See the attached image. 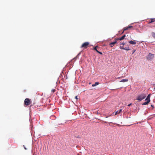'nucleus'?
Returning a JSON list of instances; mask_svg holds the SVG:
<instances>
[{
  "label": "nucleus",
  "instance_id": "nucleus-1",
  "mask_svg": "<svg viewBox=\"0 0 155 155\" xmlns=\"http://www.w3.org/2000/svg\"><path fill=\"white\" fill-rule=\"evenodd\" d=\"M146 97V95L145 94L143 93L139 94L136 100L139 101H141L143 99H144Z\"/></svg>",
  "mask_w": 155,
  "mask_h": 155
},
{
  "label": "nucleus",
  "instance_id": "nucleus-2",
  "mask_svg": "<svg viewBox=\"0 0 155 155\" xmlns=\"http://www.w3.org/2000/svg\"><path fill=\"white\" fill-rule=\"evenodd\" d=\"M154 56V54L149 53L147 56V58L149 60H151L153 58Z\"/></svg>",
  "mask_w": 155,
  "mask_h": 155
},
{
  "label": "nucleus",
  "instance_id": "nucleus-3",
  "mask_svg": "<svg viewBox=\"0 0 155 155\" xmlns=\"http://www.w3.org/2000/svg\"><path fill=\"white\" fill-rule=\"evenodd\" d=\"M24 104L26 105H28L30 104V100L28 98H26L25 99L24 102Z\"/></svg>",
  "mask_w": 155,
  "mask_h": 155
},
{
  "label": "nucleus",
  "instance_id": "nucleus-4",
  "mask_svg": "<svg viewBox=\"0 0 155 155\" xmlns=\"http://www.w3.org/2000/svg\"><path fill=\"white\" fill-rule=\"evenodd\" d=\"M89 44V42H85L81 46V48L86 47Z\"/></svg>",
  "mask_w": 155,
  "mask_h": 155
},
{
  "label": "nucleus",
  "instance_id": "nucleus-5",
  "mask_svg": "<svg viewBox=\"0 0 155 155\" xmlns=\"http://www.w3.org/2000/svg\"><path fill=\"white\" fill-rule=\"evenodd\" d=\"M150 95H151L150 94H149L147 96V97L145 99V101H148L149 102H150Z\"/></svg>",
  "mask_w": 155,
  "mask_h": 155
},
{
  "label": "nucleus",
  "instance_id": "nucleus-6",
  "mask_svg": "<svg viewBox=\"0 0 155 155\" xmlns=\"http://www.w3.org/2000/svg\"><path fill=\"white\" fill-rule=\"evenodd\" d=\"M117 43V41H115L113 42H112L110 44V46L111 47H112L114 46V44Z\"/></svg>",
  "mask_w": 155,
  "mask_h": 155
},
{
  "label": "nucleus",
  "instance_id": "nucleus-7",
  "mask_svg": "<svg viewBox=\"0 0 155 155\" xmlns=\"http://www.w3.org/2000/svg\"><path fill=\"white\" fill-rule=\"evenodd\" d=\"M98 46H96L94 48V49L97 52V53H99V54H102V52L99 51H98V50L97 49V47Z\"/></svg>",
  "mask_w": 155,
  "mask_h": 155
},
{
  "label": "nucleus",
  "instance_id": "nucleus-8",
  "mask_svg": "<svg viewBox=\"0 0 155 155\" xmlns=\"http://www.w3.org/2000/svg\"><path fill=\"white\" fill-rule=\"evenodd\" d=\"M129 43L132 45H136V42L135 41H130L129 42Z\"/></svg>",
  "mask_w": 155,
  "mask_h": 155
},
{
  "label": "nucleus",
  "instance_id": "nucleus-9",
  "mask_svg": "<svg viewBox=\"0 0 155 155\" xmlns=\"http://www.w3.org/2000/svg\"><path fill=\"white\" fill-rule=\"evenodd\" d=\"M122 109H120L119 110H117V111L115 113V115H116L117 114L120 113V112L122 111Z\"/></svg>",
  "mask_w": 155,
  "mask_h": 155
},
{
  "label": "nucleus",
  "instance_id": "nucleus-10",
  "mask_svg": "<svg viewBox=\"0 0 155 155\" xmlns=\"http://www.w3.org/2000/svg\"><path fill=\"white\" fill-rule=\"evenodd\" d=\"M125 37H126L125 35H123L120 38H119V40L121 41V40H123L124 38Z\"/></svg>",
  "mask_w": 155,
  "mask_h": 155
},
{
  "label": "nucleus",
  "instance_id": "nucleus-11",
  "mask_svg": "<svg viewBox=\"0 0 155 155\" xmlns=\"http://www.w3.org/2000/svg\"><path fill=\"white\" fill-rule=\"evenodd\" d=\"M150 102L148 101H146V102H144L142 104V105H147L149 104Z\"/></svg>",
  "mask_w": 155,
  "mask_h": 155
},
{
  "label": "nucleus",
  "instance_id": "nucleus-12",
  "mask_svg": "<svg viewBox=\"0 0 155 155\" xmlns=\"http://www.w3.org/2000/svg\"><path fill=\"white\" fill-rule=\"evenodd\" d=\"M128 81V80L127 79H123L120 81V82H127Z\"/></svg>",
  "mask_w": 155,
  "mask_h": 155
},
{
  "label": "nucleus",
  "instance_id": "nucleus-13",
  "mask_svg": "<svg viewBox=\"0 0 155 155\" xmlns=\"http://www.w3.org/2000/svg\"><path fill=\"white\" fill-rule=\"evenodd\" d=\"M124 50H126V51H129V50H130V49L129 48V47H126L125 48H124Z\"/></svg>",
  "mask_w": 155,
  "mask_h": 155
},
{
  "label": "nucleus",
  "instance_id": "nucleus-14",
  "mask_svg": "<svg viewBox=\"0 0 155 155\" xmlns=\"http://www.w3.org/2000/svg\"><path fill=\"white\" fill-rule=\"evenodd\" d=\"M99 84V83L98 82H96L95 83V84H93L92 85V87H94V86H95L98 84Z\"/></svg>",
  "mask_w": 155,
  "mask_h": 155
},
{
  "label": "nucleus",
  "instance_id": "nucleus-15",
  "mask_svg": "<svg viewBox=\"0 0 155 155\" xmlns=\"http://www.w3.org/2000/svg\"><path fill=\"white\" fill-rule=\"evenodd\" d=\"M151 35L155 39V32H152Z\"/></svg>",
  "mask_w": 155,
  "mask_h": 155
},
{
  "label": "nucleus",
  "instance_id": "nucleus-16",
  "mask_svg": "<svg viewBox=\"0 0 155 155\" xmlns=\"http://www.w3.org/2000/svg\"><path fill=\"white\" fill-rule=\"evenodd\" d=\"M128 29V27H126V28H124V31H123L122 33H123L124 31H126V30H127Z\"/></svg>",
  "mask_w": 155,
  "mask_h": 155
},
{
  "label": "nucleus",
  "instance_id": "nucleus-17",
  "mask_svg": "<svg viewBox=\"0 0 155 155\" xmlns=\"http://www.w3.org/2000/svg\"><path fill=\"white\" fill-rule=\"evenodd\" d=\"M154 18H153L151 19V21L150 22V23H152L153 22L155 21Z\"/></svg>",
  "mask_w": 155,
  "mask_h": 155
},
{
  "label": "nucleus",
  "instance_id": "nucleus-18",
  "mask_svg": "<svg viewBox=\"0 0 155 155\" xmlns=\"http://www.w3.org/2000/svg\"><path fill=\"white\" fill-rule=\"evenodd\" d=\"M126 43H124V42H120V45H125Z\"/></svg>",
  "mask_w": 155,
  "mask_h": 155
},
{
  "label": "nucleus",
  "instance_id": "nucleus-19",
  "mask_svg": "<svg viewBox=\"0 0 155 155\" xmlns=\"http://www.w3.org/2000/svg\"><path fill=\"white\" fill-rule=\"evenodd\" d=\"M120 48L121 49H124V47L123 46H120Z\"/></svg>",
  "mask_w": 155,
  "mask_h": 155
},
{
  "label": "nucleus",
  "instance_id": "nucleus-20",
  "mask_svg": "<svg viewBox=\"0 0 155 155\" xmlns=\"http://www.w3.org/2000/svg\"><path fill=\"white\" fill-rule=\"evenodd\" d=\"M132 27H133V26H131L130 25H129L128 26V29L129 28H132Z\"/></svg>",
  "mask_w": 155,
  "mask_h": 155
},
{
  "label": "nucleus",
  "instance_id": "nucleus-21",
  "mask_svg": "<svg viewBox=\"0 0 155 155\" xmlns=\"http://www.w3.org/2000/svg\"><path fill=\"white\" fill-rule=\"evenodd\" d=\"M119 38H117L115 39V41H117L119 40Z\"/></svg>",
  "mask_w": 155,
  "mask_h": 155
},
{
  "label": "nucleus",
  "instance_id": "nucleus-22",
  "mask_svg": "<svg viewBox=\"0 0 155 155\" xmlns=\"http://www.w3.org/2000/svg\"><path fill=\"white\" fill-rule=\"evenodd\" d=\"M136 51V50H134V49H133L132 51V54H133L135 52V51Z\"/></svg>",
  "mask_w": 155,
  "mask_h": 155
},
{
  "label": "nucleus",
  "instance_id": "nucleus-23",
  "mask_svg": "<svg viewBox=\"0 0 155 155\" xmlns=\"http://www.w3.org/2000/svg\"><path fill=\"white\" fill-rule=\"evenodd\" d=\"M55 91V89H52L51 90V92H52L53 93H54Z\"/></svg>",
  "mask_w": 155,
  "mask_h": 155
},
{
  "label": "nucleus",
  "instance_id": "nucleus-24",
  "mask_svg": "<svg viewBox=\"0 0 155 155\" xmlns=\"http://www.w3.org/2000/svg\"><path fill=\"white\" fill-rule=\"evenodd\" d=\"M81 54V52H79L78 54L77 55V56H76V58H77L78 56L80 55Z\"/></svg>",
  "mask_w": 155,
  "mask_h": 155
},
{
  "label": "nucleus",
  "instance_id": "nucleus-25",
  "mask_svg": "<svg viewBox=\"0 0 155 155\" xmlns=\"http://www.w3.org/2000/svg\"><path fill=\"white\" fill-rule=\"evenodd\" d=\"M114 114V112L112 114H111V115L109 116H112Z\"/></svg>",
  "mask_w": 155,
  "mask_h": 155
},
{
  "label": "nucleus",
  "instance_id": "nucleus-26",
  "mask_svg": "<svg viewBox=\"0 0 155 155\" xmlns=\"http://www.w3.org/2000/svg\"><path fill=\"white\" fill-rule=\"evenodd\" d=\"M75 98L77 100H78V96H76L75 97Z\"/></svg>",
  "mask_w": 155,
  "mask_h": 155
},
{
  "label": "nucleus",
  "instance_id": "nucleus-27",
  "mask_svg": "<svg viewBox=\"0 0 155 155\" xmlns=\"http://www.w3.org/2000/svg\"><path fill=\"white\" fill-rule=\"evenodd\" d=\"M131 104H131V103H130V104H128L127 105V106H130Z\"/></svg>",
  "mask_w": 155,
  "mask_h": 155
},
{
  "label": "nucleus",
  "instance_id": "nucleus-28",
  "mask_svg": "<svg viewBox=\"0 0 155 155\" xmlns=\"http://www.w3.org/2000/svg\"><path fill=\"white\" fill-rule=\"evenodd\" d=\"M23 147H24V149H25V150H27V148H26V147L24 145L23 146Z\"/></svg>",
  "mask_w": 155,
  "mask_h": 155
},
{
  "label": "nucleus",
  "instance_id": "nucleus-29",
  "mask_svg": "<svg viewBox=\"0 0 155 155\" xmlns=\"http://www.w3.org/2000/svg\"><path fill=\"white\" fill-rule=\"evenodd\" d=\"M151 107H152L153 108L154 107V106H153V105H151Z\"/></svg>",
  "mask_w": 155,
  "mask_h": 155
},
{
  "label": "nucleus",
  "instance_id": "nucleus-30",
  "mask_svg": "<svg viewBox=\"0 0 155 155\" xmlns=\"http://www.w3.org/2000/svg\"><path fill=\"white\" fill-rule=\"evenodd\" d=\"M32 155H34V153H33Z\"/></svg>",
  "mask_w": 155,
  "mask_h": 155
},
{
  "label": "nucleus",
  "instance_id": "nucleus-31",
  "mask_svg": "<svg viewBox=\"0 0 155 155\" xmlns=\"http://www.w3.org/2000/svg\"><path fill=\"white\" fill-rule=\"evenodd\" d=\"M133 24V23L131 24H130V25H132V24Z\"/></svg>",
  "mask_w": 155,
  "mask_h": 155
},
{
  "label": "nucleus",
  "instance_id": "nucleus-32",
  "mask_svg": "<svg viewBox=\"0 0 155 155\" xmlns=\"http://www.w3.org/2000/svg\"><path fill=\"white\" fill-rule=\"evenodd\" d=\"M108 117L107 116V117H106L107 118V117Z\"/></svg>",
  "mask_w": 155,
  "mask_h": 155
},
{
  "label": "nucleus",
  "instance_id": "nucleus-33",
  "mask_svg": "<svg viewBox=\"0 0 155 155\" xmlns=\"http://www.w3.org/2000/svg\"><path fill=\"white\" fill-rule=\"evenodd\" d=\"M77 137L79 138V137L78 136V137Z\"/></svg>",
  "mask_w": 155,
  "mask_h": 155
}]
</instances>
